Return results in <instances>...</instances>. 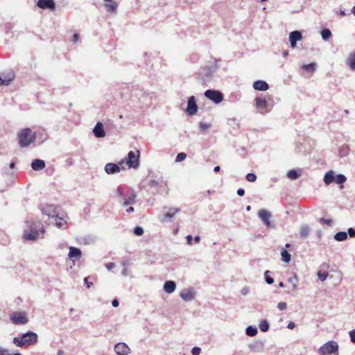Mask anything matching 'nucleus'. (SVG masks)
<instances>
[{
	"label": "nucleus",
	"instance_id": "f257e3e1",
	"mask_svg": "<svg viewBox=\"0 0 355 355\" xmlns=\"http://www.w3.org/2000/svg\"><path fill=\"white\" fill-rule=\"evenodd\" d=\"M27 228L24 230V238L28 241H35L38 239L40 234L44 232V229L40 227V221L27 220Z\"/></svg>",
	"mask_w": 355,
	"mask_h": 355
},
{
	"label": "nucleus",
	"instance_id": "f03ea898",
	"mask_svg": "<svg viewBox=\"0 0 355 355\" xmlns=\"http://www.w3.org/2000/svg\"><path fill=\"white\" fill-rule=\"evenodd\" d=\"M37 334L32 331H28L24 333L21 336H16L13 338L12 343L19 347L24 346H31L37 342Z\"/></svg>",
	"mask_w": 355,
	"mask_h": 355
},
{
	"label": "nucleus",
	"instance_id": "7ed1b4c3",
	"mask_svg": "<svg viewBox=\"0 0 355 355\" xmlns=\"http://www.w3.org/2000/svg\"><path fill=\"white\" fill-rule=\"evenodd\" d=\"M36 134L30 128H24L18 133L19 144L21 148L27 147L33 143Z\"/></svg>",
	"mask_w": 355,
	"mask_h": 355
},
{
	"label": "nucleus",
	"instance_id": "20e7f679",
	"mask_svg": "<svg viewBox=\"0 0 355 355\" xmlns=\"http://www.w3.org/2000/svg\"><path fill=\"white\" fill-rule=\"evenodd\" d=\"M347 180L346 177L343 174L335 175L334 171L327 172L324 176V182L327 185H329L332 182L341 184L340 188H343V184Z\"/></svg>",
	"mask_w": 355,
	"mask_h": 355
},
{
	"label": "nucleus",
	"instance_id": "39448f33",
	"mask_svg": "<svg viewBox=\"0 0 355 355\" xmlns=\"http://www.w3.org/2000/svg\"><path fill=\"white\" fill-rule=\"evenodd\" d=\"M254 106L258 110V112L265 114L271 111L272 105H270L266 97L257 96L254 99Z\"/></svg>",
	"mask_w": 355,
	"mask_h": 355
},
{
	"label": "nucleus",
	"instance_id": "423d86ee",
	"mask_svg": "<svg viewBox=\"0 0 355 355\" xmlns=\"http://www.w3.org/2000/svg\"><path fill=\"white\" fill-rule=\"evenodd\" d=\"M204 95L216 104H218L223 101V94L219 90L207 89L205 91Z\"/></svg>",
	"mask_w": 355,
	"mask_h": 355
},
{
	"label": "nucleus",
	"instance_id": "0eeeda50",
	"mask_svg": "<svg viewBox=\"0 0 355 355\" xmlns=\"http://www.w3.org/2000/svg\"><path fill=\"white\" fill-rule=\"evenodd\" d=\"M139 152L137 151V154L133 151H130L128 153V157L125 159V164L128 165V166L130 168H137L139 167Z\"/></svg>",
	"mask_w": 355,
	"mask_h": 355
},
{
	"label": "nucleus",
	"instance_id": "6e6552de",
	"mask_svg": "<svg viewBox=\"0 0 355 355\" xmlns=\"http://www.w3.org/2000/svg\"><path fill=\"white\" fill-rule=\"evenodd\" d=\"M320 348L329 355H338V345L334 340L327 342Z\"/></svg>",
	"mask_w": 355,
	"mask_h": 355
},
{
	"label": "nucleus",
	"instance_id": "1a4fd4ad",
	"mask_svg": "<svg viewBox=\"0 0 355 355\" xmlns=\"http://www.w3.org/2000/svg\"><path fill=\"white\" fill-rule=\"evenodd\" d=\"M10 320L15 324H26L28 322L26 313L24 312H14L10 317Z\"/></svg>",
	"mask_w": 355,
	"mask_h": 355
},
{
	"label": "nucleus",
	"instance_id": "9d476101",
	"mask_svg": "<svg viewBox=\"0 0 355 355\" xmlns=\"http://www.w3.org/2000/svg\"><path fill=\"white\" fill-rule=\"evenodd\" d=\"M180 211L177 207H171L162 216L160 221L162 223H168L171 221L172 218Z\"/></svg>",
	"mask_w": 355,
	"mask_h": 355
},
{
	"label": "nucleus",
	"instance_id": "9b49d317",
	"mask_svg": "<svg viewBox=\"0 0 355 355\" xmlns=\"http://www.w3.org/2000/svg\"><path fill=\"white\" fill-rule=\"evenodd\" d=\"M69 252L68 254V258L71 261H73V265L75 264V261L81 258L82 252L81 250L76 247L70 246L69 248Z\"/></svg>",
	"mask_w": 355,
	"mask_h": 355
},
{
	"label": "nucleus",
	"instance_id": "f8f14e48",
	"mask_svg": "<svg viewBox=\"0 0 355 355\" xmlns=\"http://www.w3.org/2000/svg\"><path fill=\"white\" fill-rule=\"evenodd\" d=\"M189 115H193L198 111V105L196 102L195 97L193 96H190L188 98L187 107L186 110Z\"/></svg>",
	"mask_w": 355,
	"mask_h": 355
},
{
	"label": "nucleus",
	"instance_id": "ddd939ff",
	"mask_svg": "<svg viewBox=\"0 0 355 355\" xmlns=\"http://www.w3.org/2000/svg\"><path fill=\"white\" fill-rule=\"evenodd\" d=\"M114 351L118 355H128L130 353V349L124 343H119L114 346Z\"/></svg>",
	"mask_w": 355,
	"mask_h": 355
},
{
	"label": "nucleus",
	"instance_id": "4468645a",
	"mask_svg": "<svg viewBox=\"0 0 355 355\" xmlns=\"http://www.w3.org/2000/svg\"><path fill=\"white\" fill-rule=\"evenodd\" d=\"M180 296L184 301L191 302L195 297V292L191 288H185L181 291Z\"/></svg>",
	"mask_w": 355,
	"mask_h": 355
},
{
	"label": "nucleus",
	"instance_id": "2eb2a0df",
	"mask_svg": "<svg viewBox=\"0 0 355 355\" xmlns=\"http://www.w3.org/2000/svg\"><path fill=\"white\" fill-rule=\"evenodd\" d=\"M258 216L267 227H270L272 226L270 220L271 214L269 211L265 209H261L258 212Z\"/></svg>",
	"mask_w": 355,
	"mask_h": 355
},
{
	"label": "nucleus",
	"instance_id": "dca6fc26",
	"mask_svg": "<svg viewBox=\"0 0 355 355\" xmlns=\"http://www.w3.org/2000/svg\"><path fill=\"white\" fill-rule=\"evenodd\" d=\"M302 35L299 31H294L289 34V41L291 48L294 49L296 46V42L301 40Z\"/></svg>",
	"mask_w": 355,
	"mask_h": 355
},
{
	"label": "nucleus",
	"instance_id": "f3484780",
	"mask_svg": "<svg viewBox=\"0 0 355 355\" xmlns=\"http://www.w3.org/2000/svg\"><path fill=\"white\" fill-rule=\"evenodd\" d=\"M37 5L42 9L48 8L54 10L55 8V3L53 0H38Z\"/></svg>",
	"mask_w": 355,
	"mask_h": 355
},
{
	"label": "nucleus",
	"instance_id": "a211bd4d",
	"mask_svg": "<svg viewBox=\"0 0 355 355\" xmlns=\"http://www.w3.org/2000/svg\"><path fill=\"white\" fill-rule=\"evenodd\" d=\"M15 75L12 72L8 73L0 74V85H8L14 79Z\"/></svg>",
	"mask_w": 355,
	"mask_h": 355
},
{
	"label": "nucleus",
	"instance_id": "6ab92c4d",
	"mask_svg": "<svg viewBox=\"0 0 355 355\" xmlns=\"http://www.w3.org/2000/svg\"><path fill=\"white\" fill-rule=\"evenodd\" d=\"M93 132L97 138H103L105 136L103 129V125L101 122H98L93 129Z\"/></svg>",
	"mask_w": 355,
	"mask_h": 355
},
{
	"label": "nucleus",
	"instance_id": "aec40b11",
	"mask_svg": "<svg viewBox=\"0 0 355 355\" xmlns=\"http://www.w3.org/2000/svg\"><path fill=\"white\" fill-rule=\"evenodd\" d=\"M42 212L49 218L53 219L58 213L53 205H46L43 208Z\"/></svg>",
	"mask_w": 355,
	"mask_h": 355
},
{
	"label": "nucleus",
	"instance_id": "412c9836",
	"mask_svg": "<svg viewBox=\"0 0 355 355\" xmlns=\"http://www.w3.org/2000/svg\"><path fill=\"white\" fill-rule=\"evenodd\" d=\"M105 171L107 174H115L120 172V167L114 163H107L105 166Z\"/></svg>",
	"mask_w": 355,
	"mask_h": 355
},
{
	"label": "nucleus",
	"instance_id": "4be33fe9",
	"mask_svg": "<svg viewBox=\"0 0 355 355\" xmlns=\"http://www.w3.org/2000/svg\"><path fill=\"white\" fill-rule=\"evenodd\" d=\"M253 88L255 90L264 92L268 89L269 85L264 80H257L253 83Z\"/></svg>",
	"mask_w": 355,
	"mask_h": 355
},
{
	"label": "nucleus",
	"instance_id": "5701e85b",
	"mask_svg": "<svg viewBox=\"0 0 355 355\" xmlns=\"http://www.w3.org/2000/svg\"><path fill=\"white\" fill-rule=\"evenodd\" d=\"M31 167L34 171H41L44 168L45 162L42 159H34L31 163Z\"/></svg>",
	"mask_w": 355,
	"mask_h": 355
},
{
	"label": "nucleus",
	"instance_id": "b1692460",
	"mask_svg": "<svg viewBox=\"0 0 355 355\" xmlns=\"http://www.w3.org/2000/svg\"><path fill=\"white\" fill-rule=\"evenodd\" d=\"M176 288V284L173 281H166L164 284V290L166 293H172Z\"/></svg>",
	"mask_w": 355,
	"mask_h": 355
},
{
	"label": "nucleus",
	"instance_id": "393cba45",
	"mask_svg": "<svg viewBox=\"0 0 355 355\" xmlns=\"http://www.w3.org/2000/svg\"><path fill=\"white\" fill-rule=\"evenodd\" d=\"M137 195L136 193L132 191L130 196L128 197H123V202L122 206H127L128 205H133L135 203V199H136Z\"/></svg>",
	"mask_w": 355,
	"mask_h": 355
},
{
	"label": "nucleus",
	"instance_id": "a878e982",
	"mask_svg": "<svg viewBox=\"0 0 355 355\" xmlns=\"http://www.w3.org/2000/svg\"><path fill=\"white\" fill-rule=\"evenodd\" d=\"M311 232V229L308 225H303L300 230V236L302 239H306Z\"/></svg>",
	"mask_w": 355,
	"mask_h": 355
},
{
	"label": "nucleus",
	"instance_id": "bb28decb",
	"mask_svg": "<svg viewBox=\"0 0 355 355\" xmlns=\"http://www.w3.org/2000/svg\"><path fill=\"white\" fill-rule=\"evenodd\" d=\"M107 2L105 4L107 11L108 12H115L117 9V3L113 0H104Z\"/></svg>",
	"mask_w": 355,
	"mask_h": 355
},
{
	"label": "nucleus",
	"instance_id": "cd10ccee",
	"mask_svg": "<svg viewBox=\"0 0 355 355\" xmlns=\"http://www.w3.org/2000/svg\"><path fill=\"white\" fill-rule=\"evenodd\" d=\"M113 195L114 197L116 199H123V193H124V189L122 187H118L116 189L113 190Z\"/></svg>",
	"mask_w": 355,
	"mask_h": 355
},
{
	"label": "nucleus",
	"instance_id": "c85d7f7f",
	"mask_svg": "<svg viewBox=\"0 0 355 355\" xmlns=\"http://www.w3.org/2000/svg\"><path fill=\"white\" fill-rule=\"evenodd\" d=\"M55 225L59 228L65 229L67 227V221L63 218L58 217V214L53 218Z\"/></svg>",
	"mask_w": 355,
	"mask_h": 355
},
{
	"label": "nucleus",
	"instance_id": "c756f323",
	"mask_svg": "<svg viewBox=\"0 0 355 355\" xmlns=\"http://www.w3.org/2000/svg\"><path fill=\"white\" fill-rule=\"evenodd\" d=\"M347 238V233L346 232H338L334 235L335 240L338 241H343Z\"/></svg>",
	"mask_w": 355,
	"mask_h": 355
},
{
	"label": "nucleus",
	"instance_id": "7c9ffc66",
	"mask_svg": "<svg viewBox=\"0 0 355 355\" xmlns=\"http://www.w3.org/2000/svg\"><path fill=\"white\" fill-rule=\"evenodd\" d=\"M281 255L282 261L285 263H288L291 261V256L286 249H282L281 250Z\"/></svg>",
	"mask_w": 355,
	"mask_h": 355
},
{
	"label": "nucleus",
	"instance_id": "2f4dec72",
	"mask_svg": "<svg viewBox=\"0 0 355 355\" xmlns=\"http://www.w3.org/2000/svg\"><path fill=\"white\" fill-rule=\"evenodd\" d=\"M245 333L249 336H254L257 334V328L253 326H248L246 328Z\"/></svg>",
	"mask_w": 355,
	"mask_h": 355
},
{
	"label": "nucleus",
	"instance_id": "473e14b6",
	"mask_svg": "<svg viewBox=\"0 0 355 355\" xmlns=\"http://www.w3.org/2000/svg\"><path fill=\"white\" fill-rule=\"evenodd\" d=\"M302 67L306 71L313 72L315 70L316 64L315 62H312V63H310L308 64H304V65H302Z\"/></svg>",
	"mask_w": 355,
	"mask_h": 355
},
{
	"label": "nucleus",
	"instance_id": "72a5a7b5",
	"mask_svg": "<svg viewBox=\"0 0 355 355\" xmlns=\"http://www.w3.org/2000/svg\"><path fill=\"white\" fill-rule=\"evenodd\" d=\"M321 35L324 40H327L331 37V32L328 28H324L321 31Z\"/></svg>",
	"mask_w": 355,
	"mask_h": 355
},
{
	"label": "nucleus",
	"instance_id": "f704fd0d",
	"mask_svg": "<svg viewBox=\"0 0 355 355\" xmlns=\"http://www.w3.org/2000/svg\"><path fill=\"white\" fill-rule=\"evenodd\" d=\"M259 329L261 331L266 332L269 329V324L266 320H263L259 323Z\"/></svg>",
	"mask_w": 355,
	"mask_h": 355
},
{
	"label": "nucleus",
	"instance_id": "c9c22d12",
	"mask_svg": "<svg viewBox=\"0 0 355 355\" xmlns=\"http://www.w3.org/2000/svg\"><path fill=\"white\" fill-rule=\"evenodd\" d=\"M299 175L298 172L295 169L291 170L287 173V177L291 180H296Z\"/></svg>",
	"mask_w": 355,
	"mask_h": 355
},
{
	"label": "nucleus",
	"instance_id": "e433bc0d",
	"mask_svg": "<svg viewBox=\"0 0 355 355\" xmlns=\"http://www.w3.org/2000/svg\"><path fill=\"white\" fill-rule=\"evenodd\" d=\"M349 67L352 70H355V53H352L349 57Z\"/></svg>",
	"mask_w": 355,
	"mask_h": 355
},
{
	"label": "nucleus",
	"instance_id": "4c0bfd02",
	"mask_svg": "<svg viewBox=\"0 0 355 355\" xmlns=\"http://www.w3.org/2000/svg\"><path fill=\"white\" fill-rule=\"evenodd\" d=\"M269 273H270L269 270H266L264 272L265 279L268 284H272L274 282V279L272 277L269 276Z\"/></svg>",
	"mask_w": 355,
	"mask_h": 355
},
{
	"label": "nucleus",
	"instance_id": "58836bf2",
	"mask_svg": "<svg viewBox=\"0 0 355 355\" xmlns=\"http://www.w3.org/2000/svg\"><path fill=\"white\" fill-rule=\"evenodd\" d=\"M187 157V155L184 153H180L177 155L175 158L176 162H180L183 160H184Z\"/></svg>",
	"mask_w": 355,
	"mask_h": 355
},
{
	"label": "nucleus",
	"instance_id": "ea45409f",
	"mask_svg": "<svg viewBox=\"0 0 355 355\" xmlns=\"http://www.w3.org/2000/svg\"><path fill=\"white\" fill-rule=\"evenodd\" d=\"M246 179L248 182H254L256 181L257 180V176L254 173H248L247 175H246Z\"/></svg>",
	"mask_w": 355,
	"mask_h": 355
},
{
	"label": "nucleus",
	"instance_id": "a19ab883",
	"mask_svg": "<svg viewBox=\"0 0 355 355\" xmlns=\"http://www.w3.org/2000/svg\"><path fill=\"white\" fill-rule=\"evenodd\" d=\"M318 277L320 281L324 282L328 277V273L327 272H322L321 271H318Z\"/></svg>",
	"mask_w": 355,
	"mask_h": 355
},
{
	"label": "nucleus",
	"instance_id": "79ce46f5",
	"mask_svg": "<svg viewBox=\"0 0 355 355\" xmlns=\"http://www.w3.org/2000/svg\"><path fill=\"white\" fill-rule=\"evenodd\" d=\"M134 233L137 236H141L144 234V230L141 227L137 226L134 229Z\"/></svg>",
	"mask_w": 355,
	"mask_h": 355
},
{
	"label": "nucleus",
	"instance_id": "37998d69",
	"mask_svg": "<svg viewBox=\"0 0 355 355\" xmlns=\"http://www.w3.org/2000/svg\"><path fill=\"white\" fill-rule=\"evenodd\" d=\"M277 308L281 311H284L287 308V304L284 302H279L277 304Z\"/></svg>",
	"mask_w": 355,
	"mask_h": 355
},
{
	"label": "nucleus",
	"instance_id": "c03bdc74",
	"mask_svg": "<svg viewBox=\"0 0 355 355\" xmlns=\"http://www.w3.org/2000/svg\"><path fill=\"white\" fill-rule=\"evenodd\" d=\"M0 355H11V354L8 349L0 346Z\"/></svg>",
	"mask_w": 355,
	"mask_h": 355
},
{
	"label": "nucleus",
	"instance_id": "a18cd8bd",
	"mask_svg": "<svg viewBox=\"0 0 355 355\" xmlns=\"http://www.w3.org/2000/svg\"><path fill=\"white\" fill-rule=\"evenodd\" d=\"M200 348L198 347H194L191 349V354L192 355H199L200 353Z\"/></svg>",
	"mask_w": 355,
	"mask_h": 355
},
{
	"label": "nucleus",
	"instance_id": "49530a36",
	"mask_svg": "<svg viewBox=\"0 0 355 355\" xmlns=\"http://www.w3.org/2000/svg\"><path fill=\"white\" fill-rule=\"evenodd\" d=\"M250 293V288L248 286H245L241 288V294L243 296L247 295Z\"/></svg>",
	"mask_w": 355,
	"mask_h": 355
},
{
	"label": "nucleus",
	"instance_id": "de8ad7c7",
	"mask_svg": "<svg viewBox=\"0 0 355 355\" xmlns=\"http://www.w3.org/2000/svg\"><path fill=\"white\" fill-rule=\"evenodd\" d=\"M350 340L353 343H355V329H352L349 333Z\"/></svg>",
	"mask_w": 355,
	"mask_h": 355
},
{
	"label": "nucleus",
	"instance_id": "09e8293b",
	"mask_svg": "<svg viewBox=\"0 0 355 355\" xmlns=\"http://www.w3.org/2000/svg\"><path fill=\"white\" fill-rule=\"evenodd\" d=\"M105 267L108 270H111L116 267V265L113 262H110L105 264Z\"/></svg>",
	"mask_w": 355,
	"mask_h": 355
},
{
	"label": "nucleus",
	"instance_id": "8fccbe9b",
	"mask_svg": "<svg viewBox=\"0 0 355 355\" xmlns=\"http://www.w3.org/2000/svg\"><path fill=\"white\" fill-rule=\"evenodd\" d=\"M320 221L322 223L327 224V225H331L332 224V220H330V219H326V218H321L320 219Z\"/></svg>",
	"mask_w": 355,
	"mask_h": 355
},
{
	"label": "nucleus",
	"instance_id": "3c124183",
	"mask_svg": "<svg viewBox=\"0 0 355 355\" xmlns=\"http://www.w3.org/2000/svg\"><path fill=\"white\" fill-rule=\"evenodd\" d=\"M347 234L351 238L355 237V230L352 227H349L347 230Z\"/></svg>",
	"mask_w": 355,
	"mask_h": 355
},
{
	"label": "nucleus",
	"instance_id": "603ef678",
	"mask_svg": "<svg viewBox=\"0 0 355 355\" xmlns=\"http://www.w3.org/2000/svg\"><path fill=\"white\" fill-rule=\"evenodd\" d=\"M149 184H150V187H157L159 186V182L157 180H150V182H149Z\"/></svg>",
	"mask_w": 355,
	"mask_h": 355
},
{
	"label": "nucleus",
	"instance_id": "864d4df0",
	"mask_svg": "<svg viewBox=\"0 0 355 355\" xmlns=\"http://www.w3.org/2000/svg\"><path fill=\"white\" fill-rule=\"evenodd\" d=\"M199 125H200V128H202V129H207V128H209L210 127L209 124L205 123L203 122H200L199 123Z\"/></svg>",
	"mask_w": 355,
	"mask_h": 355
},
{
	"label": "nucleus",
	"instance_id": "5fc2aeb1",
	"mask_svg": "<svg viewBox=\"0 0 355 355\" xmlns=\"http://www.w3.org/2000/svg\"><path fill=\"white\" fill-rule=\"evenodd\" d=\"M288 282L290 283L291 285L292 286V290L293 291H295L296 288H297V285L293 282V279L292 278H289L288 279Z\"/></svg>",
	"mask_w": 355,
	"mask_h": 355
},
{
	"label": "nucleus",
	"instance_id": "6e6d98bb",
	"mask_svg": "<svg viewBox=\"0 0 355 355\" xmlns=\"http://www.w3.org/2000/svg\"><path fill=\"white\" fill-rule=\"evenodd\" d=\"M121 274L124 277H126L129 275V270H128V267L123 268Z\"/></svg>",
	"mask_w": 355,
	"mask_h": 355
},
{
	"label": "nucleus",
	"instance_id": "4d7b16f0",
	"mask_svg": "<svg viewBox=\"0 0 355 355\" xmlns=\"http://www.w3.org/2000/svg\"><path fill=\"white\" fill-rule=\"evenodd\" d=\"M88 278H89V277H85V278L84 279V282H85V284L87 285V287L88 288H89L93 285V283H92V282H88Z\"/></svg>",
	"mask_w": 355,
	"mask_h": 355
},
{
	"label": "nucleus",
	"instance_id": "13d9d810",
	"mask_svg": "<svg viewBox=\"0 0 355 355\" xmlns=\"http://www.w3.org/2000/svg\"><path fill=\"white\" fill-rule=\"evenodd\" d=\"M236 193L239 196H243L245 194V190L243 189H239Z\"/></svg>",
	"mask_w": 355,
	"mask_h": 355
},
{
	"label": "nucleus",
	"instance_id": "bf43d9fd",
	"mask_svg": "<svg viewBox=\"0 0 355 355\" xmlns=\"http://www.w3.org/2000/svg\"><path fill=\"white\" fill-rule=\"evenodd\" d=\"M295 324L293 322H290L287 325V328L289 329H293L295 328Z\"/></svg>",
	"mask_w": 355,
	"mask_h": 355
},
{
	"label": "nucleus",
	"instance_id": "052dcab7",
	"mask_svg": "<svg viewBox=\"0 0 355 355\" xmlns=\"http://www.w3.org/2000/svg\"><path fill=\"white\" fill-rule=\"evenodd\" d=\"M79 39V35L78 33H74L73 35V42H76Z\"/></svg>",
	"mask_w": 355,
	"mask_h": 355
},
{
	"label": "nucleus",
	"instance_id": "680f3d73",
	"mask_svg": "<svg viewBox=\"0 0 355 355\" xmlns=\"http://www.w3.org/2000/svg\"><path fill=\"white\" fill-rule=\"evenodd\" d=\"M112 304L114 307H117L119 304V302L117 300L115 299L112 302Z\"/></svg>",
	"mask_w": 355,
	"mask_h": 355
},
{
	"label": "nucleus",
	"instance_id": "e2e57ef3",
	"mask_svg": "<svg viewBox=\"0 0 355 355\" xmlns=\"http://www.w3.org/2000/svg\"><path fill=\"white\" fill-rule=\"evenodd\" d=\"M186 239H187L188 244L191 245V241L193 239L192 236L188 235V236H187Z\"/></svg>",
	"mask_w": 355,
	"mask_h": 355
},
{
	"label": "nucleus",
	"instance_id": "0e129e2a",
	"mask_svg": "<svg viewBox=\"0 0 355 355\" xmlns=\"http://www.w3.org/2000/svg\"><path fill=\"white\" fill-rule=\"evenodd\" d=\"M318 354H319V355H327V354L324 350H322L320 347L318 349Z\"/></svg>",
	"mask_w": 355,
	"mask_h": 355
},
{
	"label": "nucleus",
	"instance_id": "69168bd1",
	"mask_svg": "<svg viewBox=\"0 0 355 355\" xmlns=\"http://www.w3.org/2000/svg\"><path fill=\"white\" fill-rule=\"evenodd\" d=\"M134 211V207H129L127 209H126V212L127 213H131Z\"/></svg>",
	"mask_w": 355,
	"mask_h": 355
},
{
	"label": "nucleus",
	"instance_id": "338daca9",
	"mask_svg": "<svg viewBox=\"0 0 355 355\" xmlns=\"http://www.w3.org/2000/svg\"><path fill=\"white\" fill-rule=\"evenodd\" d=\"M200 240V237L199 236H196L194 237V241L197 243H199Z\"/></svg>",
	"mask_w": 355,
	"mask_h": 355
},
{
	"label": "nucleus",
	"instance_id": "774afa93",
	"mask_svg": "<svg viewBox=\"0 0 355 355\" xmlns=\"http://www.w3.org/2000/svg\"><path fill=\"white\" fill-rule=\"evenodd\" d=\"M57 355H64V352L63 350H58Z\"/></svg>",
	"mask_w": 355,
	"mask_h": 355
}]
</instances>
